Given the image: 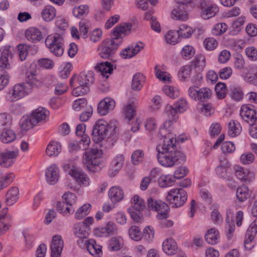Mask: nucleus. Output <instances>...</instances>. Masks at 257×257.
Masks as SVG:
<instances>
[{"mask_svg": "<svg viewBox=\"0 0 257 257\" xmlns=\"http://www.w3.org/2000/svg\"><path fill=\"white\" fill-rule=\"evenodd\" d=\"M191 72V67L189 65H185L180 68L178 76L181 80L185 81L190 77Z\"/></svg>", "mask_w": 257, "mask_h": 257, "instance_id": "nucleus-53", "label": "nucleus"}, {"mask_svg": "<svg viewBox=\"0 0 257 257\" xmlns=\"http://www.w3.org/2000/svg\"><path fill=\"white\" fill-rule=\"evenodd\" d=\"M19 152L16 151L6 150L1 153L0 165L4 168H9L14 163L19 156Z\"/></svg>", "mask_w": 257, "mask_h": 257, "instance_id": "nucleus-10", "label": "nucleus"}, {"mask_svg": "<svg viewBox=\"0 0 257 257\" xmlns=\"http://www.w3.org/2000/svg\"><path fill=\"white\" fill-rule=\"evenodd\" d=\"M162 249L166 254L172 255L177 253L178 246L175 240L172 238H169L163 241Z\"/></svg>", "mask_w": 257, "mask_h": 257, "instance_id": "nucleus-28", "label": "nucleus"}, {"mask_svg": "<svg viewBox=\"0 0 257 257\" xmlns=\"http://www.w3.org/2000/svg\"><path fill=\"white\" fill-rule=\"evenodd\" d=\"M236 196L240 202L245 201L249 196L247 187L243 185L238 187L236 190Z\"/></svg>", "mask_w": 257, "mask_h": 257, "instance_id": "nucleus-46", "label": "nucleus"}, {"mask_svg": "<svg viewBox=\"0 0 257 257\" xmlns=\"http://www.w3.org/2000/svg\"><path fill=\"white\" fill-rule=\"evenodd\" d=\"M69 174L80 185L87 186L89 185V178L84 172L78 169H72L69 171Z\"/></svg>", "mask_w": 257, "mask_h": 257, "instance_id": "nucleus-19", "label": "nucleus"}, {"mask_svg": "<svg viewBox=\"0 0 257 257\" xmlns=\"http://www.w3.org/2000/svg\"><path fill=\"white\" fill-rule=\"evenodd\" d=\"M189 96L194 100L201 102L207 101L212 95V91L208 87H203L198 89L196 86L190 87L188 90Z\"/></svg>", "mask_w": 257, "mask_h": 257, "instance_id": "nucleus-7", "label": "nucleus"}, {"mask_svg": "<svg viewBox=\"0 0 257 257\" xmlns=\"http://www.w3.org/2000/svg\"><path fill=\"white\" fill-rule=\"evenodd\" d=\"M172 121L168 120L164 122L158 133V137L163 142L157 147V159L159 163L166 167H171L176 164L183 162L186 156L178 149L176 140L173 134L170 133Z\"/></svg>", "mask_w": 257, "mask_h": 257, "instance_id": "nucleus-1", "label": "nucleus"}, {"mask_svg": "<svg viewBox=\"0 0 257 257\" xmlns=\"http://www.w3.org/2000/svg\"><path fill=\"white\" fill-rule=\"evenodd\" d=\"M203 45L206 50L211 51L217 47V42L213 38H208L204 40Z\"/></svg>", "mask_w": 257, "mask_h": 257, "instance_id": "nucleus-63", "label": "nucleus"}, {"mask_svg": "<svg viewBox=\"0 0 257 257\" xmlns=\"http://www.w3.org/2000/svg\"><path fill=\"white\" fill-rule=\"evenodd\" d=\"M78 84L86 85L88 88L94 81V73L92 71H84L80 73L77 78Z\"/></svg>", "mask_w": 257, "mask_h": 257, "instance_id": "nucleus-20", "label": "nucleus"}, {"mask_svg": "<svg viewBox=\"0 0 257 257\" xmlns=\"http://www.w3.org/2000/svg\"><path fill=\"white\" fill-rule=\"evenodd\" d=\"M14 176L12 173L6 174L4 175L0 180V190L8 186L13 181Z\"/></svg>", "mask_w": 257, "mask_h": 257, "instance_id": "nucleus-58", "label": "nucleus"}, {"mask_svg": "<svg viewBox=\"0 0 257 257\" xmlns=\"http://www.w3.org/2000/svg\"><path fill=\"white\" fill-rule=\"evenodd\" d=\"M215 171L219 177L229 180L231 175L229 162L226 160H221L220 164L216 168Z\"/></svg>", "mask_w": 257, "mask_h": 257, "instance_id": "nucleus-14", "label": "nucleus"}, {"mask_svg": "<svg viewBox=\"0 0 257 257\" xmlns=\"http://www.w3.org/2000/svg\"><path fill=\"white\" fill-rule=\"evenodd\" d=\"M144 76L140 73H136L133 77L132 82V89L139 91L143 87L144 81Z\"/></svg>", "mask_w": 257, "mask_h": 257, "instance_id": "nucleus-42", "label": "nucleus"}, {"mask_svg": "<svg viewBox=\"0 0 257 257\" xmlns=\"http://www.w3.org/2000/svg\"><path fill=\"white\" fill-rule=\"evenodd\" d=\"M240 115L245 121L250 124L253 123L257 120V110L252 105L242 106Z\"/></svg>", "mask_w": 257, "mask_h": 257, "instance_id": "nucleus-11", "label": "nucleus"}, {"mask_svg": "<svg viewBox=\"0 0 257 257\" xmlns=\"http://www.w3.org/2000/svg\"><path fill=\"white\" fill-rule=\"evenodd\" d=\"M124 157L122 155H117L112 160L111 167L109 170V175L111 177H114L119 171L123 166Z\"/></svg>", "mask_w": 257, "mask_h": 257, "instance_id": "nucleus-26", "label": "nucleus"}, {"mask_svg": "<svg viewBox=\"0 0 257 257\" xmlns=\"http://www.w3.org/2000/svg\"><path fill=\"white\" fill-rule=\"evenodd\" d=\"M201 16L204 20H208L214 17L219 11V8L214 4L202 3L201 5Z\"/></svg>", "mask_w": 257, "mask_h": 257, "instance_id": "nucleus-15", "label": "nucleus"}, {"mask_svg": "<svg viewBox=\"0 0 257 257\" xmlns=\"http://www.w3.org/2000/svg\"><path fill=\"white\" fill-rule=\"evenodd\" d=\"M255 156L251 153H246L243 154L240 158V162L244 165H247L252 163L254 160Z\"/></svg>", "mask_w": 257, "mask_h": 257, "instance_id": "nucleus-64", "label": "nucleus"}, {"mask_svg": "<svg viewBox=\"0 0 257 257\" xmlns=\"http://www.w3.org/2000/svg\"><path fill=\"white\" fill-rule=\"evenodd\" d=\"M102 153L97 148L88 149L85 152L83 156V163L88 170L96 172L101 170L103 167L101 160Z\"/></svg>", "mask_w": 257, "mask_h": 257, "instance_id": "nucleus-3", "label": "nucleus"}, {"mask_svg": "<svg viewBox=\"0 0 257 257\" xmlns=\"http://www.w3.org/2000/svg\"><path fill=\"white\" fill-rule=\"evenodd\" d=\"M244 70L243 77L245 81L250 84L257 86V70Z\"/></svg>", "mask_w": 257, "mask_h": 257, "instance_id": "nucleus-41", "label": "nucleus"}, {"mask_svg": "<svg viewBox=\"0 0 257 257\" xmlns=\"http://www.w3.org/2000/svg\"><path fill=\"white\" fill-rule=\"evenodd\" d=\"M89 12V8L87 5H82L73 9V14L76 17L82 16L83 15L87 14Z\"/></svg>", "mask_w": 257, "mask_h": 257, "instance_id": "nucleus-61", "label": "nucleus"}, {"mask_svg": "<svg viewBox=\"0 0 257 257\" xmlns=\"http://www.w3.org/2000/svg\"><path fill=\"white\" fill-rule=\"evenodd\" d=\"M19 191L17 187L11 188L6 194V203L8 205H12L16 202L19 198Z\"/></svg>", "mask_w": 257, "mask_h": 257, "instance_id": "nucleus-37", "label": "nucleus"}, {"mask_svg": "<svg viewBox=\"0 0 257 257\" xmlns=\"http://www.w3.org/2000/svg\"><path fill=\"white\" fill-rule=\"evenodd\" d=\"M188 8L187 5H178L172 11V17L175 20L186 21L188 19Z\"/></svg>", "mask_w": 257, "mask_h": 257, "instance_id": "nucleus-17", "label": "nucleus"}, {"mask_svg": "<svg viewBox=\"0 0 257 257\" xmlns=\"http://www.w3.org/2000/svg\"><path fill=\"white\" fill-rule=\"evenodd\" d=\"M236 176L243 182H250L254 178L253 172L246 169L238 167L235 172Z\"/></svg>", "mask_w": 257, "mask_h": 257, "instance_id": "nucleus-30", "label": "nucleus"}, {"mask_svg": "<svg viewBox=\"0 0 257 257\" xmlns=\"http://www.w3.org/2000/svg\"><path fill=\"white\" fill-rule=\"evenodd\" d=\"M62 146L57 141H51L48 145L46 149V153L49 157H56L61 152Z\"/></svg>", "mask_w": 257, "mask_h": 257, "instance_id": "nucleus-31", "label": "nucleus"}, {"mask_svg": "<svg viewBox=\"0 0 257 257\" xmlns=\"http://www.w3.org/2000/svg\"><path fill=\"white\" fill-rule=\"evenodd\" d=\"M47 182L51 185L55 184L59 178V170L58 167L52 165L48 167L45 171Z\"/></svg>", "mask_w": 257, "mask_h": 257, "instance_id": "nucleus-16", "label": "nucleus"}, {"mask_svg": "<svg viewBox=\"0 0 257 257\" xmlns=\"http://www.w3.org/2000/svg\"><path fill=\"white\" fill-rule=\"evenodd\" d=\"M63 198L64 201L70 207H72V205L75 203L77 200L76 195L70 192L65 193L63 196Z\"/></svg>", "mask_w": 257, "mask_h": 257, "instance_id": "nucleus-60", "label": "nucleus"}, {"mask_svg": "<svg viewBox=\"0 0 257 257\" xmlns=\"http://www.w3.org/2000/svg\"><path fill=\"white\" fill-rule=\"evenodd\" d=\"M215 90L218 98L223 99L226 96V87L224 83L218 82L215 87Z\"/></svg>", "mask_w": 257, "mask_h": 257, "instance_id": "nucleus-56", "label": "nucleus"}, {"mask_svg": "<svg viewBox=\"0 0 257 257\" xmlns=\"http://www.w3.org/2000/svg\"><path fill=\"white\" fill-rule=\"evenodd\" d=\"M148 207L150 209L158 211L160 209H169L168 205L165 202H158L152 198L148 199Z\"/></svg>", "mask_w": 257, "mask_h": 257, "instance_id": "nucleus-36", "label": "nucleus"}, {"mask_svg": "<svg viewBox=\"0 0 257 257\" xmlns=\"http://www.w3.org/2000/svg\"><path fill=\"white\" fill-rule=\"evenodd\" d=\"M90 204H85L80 207L75 212V217L77 220H80L87 215L90 209Z\"/></svg>", "mask_w": 257, "mask_h": 257, "instance_id": "nucleus-49", "label": "nucleus"}, {"mask_svg": "<svg viewBox=\"0 0 257 257\" xmlns=\"http://www.w3.org/2000/svg\"><path fill=\"white\" fill-rule=\"evenodd\" d=\"M20 126L24 131H28L36 125L31 116H23L19 122Z\"/></svg>", "mask_w": 257, "mask_h": 257, "instance_id": "nucleus-43", "label": "nucleus"}, {"mask_svg": "<svg viewBox=\"0 0 257 257\" xmlns=\"http://www.w3.org/2000/svg\"><path fill=\"white\" fill-rule=\"evenodd\" d=\"M228 134L231 137H235L240 134L241 127L238 121L231 120L228 124Z\"/></svg>", "mask_w": 257, "mask_h": 257, "instance_id": "nucleus-39", "label": "nucleus"}, {"mask_svg": "<svg viewBox=\"0 0 257 257\" xmlns=\"http://www.w3.org/2000/svg\"><path fill=\"white\" fill-rule=\"evenodd\" d=\"M48 115L49 111L45 108L39 107L34 110L30 116L33 122L37 125L39 122H44Z\"/></svg>", "mask_w": 257, "mask_h": 257, "instance_id": "nucleus-25", "label": "nucleus"}, {"mask_svg": "<svg viewBox=\"0 0 257 257\" xmlns=\"http://www.w3.org/2000/svg\"><path fill=\"white\" fill-rule=\"evenodd\" d=\"M76 77L73 75L70 80V85L72 87L75 88L72 91V94L75 96H81L87 94L90 90L89 88L87 86L78 84L77 81H75Z\"/></svg>", "mask_w": 257, "mask_h": 257, "instance_id": "nucleus-24", "label": "nucleus"}, {"mask_svg": "<svg viewBox=\"0 0 257 257\" xmlns=\"http://www.w3.org/2000/svg\"><path fill=\"white\" fill-rule=\"evenodd\" d=\"M229 90L230 96L234 100L238 101L242 98L243 92L239 86L231 85Z\"/></svg>", "mask_w": 257, "mask_h": 257, "instance_id": "nucleus-44", "label": "nucleus"}, {"mask_svg": "<svg viewBox=\"0 0 257 257\" xmlns=\"http://www.w3.org/2000/svg\"><path fill=\"white\" fill-rule=\"evenodd\" d=\"M192 65L198 68L199 71H202L205 66V58L202 54L196 56L195 59L192 62Z\"/></svg>", "mask_w": 257, "mask_h": 257, "instance_id": "nucleus-55", "label": "nucleus"}, {"mask_svg": "<svg viewBox=\"0 0 257 257\" xmlns=\"http://www.w3.org/2000/svg\"><path fill=\"white\" fill-rule=\"evenodd\" d=\"M123 244L122 238L112 237L109 241L108 248L111 251H116L120 249Z\"/></svg>", "mask_w": 257, "mask_h": 257, "instance_id": "nucleus-47", "label": "nucleus"}, {"mask_svg": "<svg viewBox=\"0 0 257 257\" xmlns=\"http://www.w3.org/2000/svg\"><path fill=\"white\" fill-rule=\"evenodd\" d=\"M108 125L107 122L103 119L96 121L92 133V139L95 143L101 142L106 137L108 131Z\"/></svg>", "mask_w": 257, "mask_h": 257, "instance_id": "nucleus-8", "label": "nucleus"}, {"mask_svg": "<svg viewBox=\"0 0 257 257\" xmlns=\"http://www.w3.org/2000/svg\"><path fill=\"white\" fill-rule=\"evenodd\" d=\"M26 85L30 88L39 87L42 86V82L38 77L35 70L27 71L26 77Z\"/></svg>", "mask_w": 257, "mask_h": 257, "instance_id": "nucleus-27", "label": "nucleus"}, {"mask_svg": "<svg viewBox=\"0 0 257 257\" xmlns=\"http://www.w3.org/2000/svg\"><path fill=\"white\" fill-rule=\"evenodd\" d=\"M63 245L64 242L62 237L59 235H54L50 245L51 257H60Z\"/></svg>", "mask_w": 257, "mask_h": 257, "instance_id": "nucleus-13", "label": "nucleus"}, {"mask_svg": "<svg viewBox=\"0 0 257 257\" xmlns=\"http://www.w3.org/2000/svg\"><path fill=\"white\" fill-rule=\"evenodd\" d=\"M77 243L82 247H86L88 252L94 255L99 253L101 249L99 245L96 244L95 241L93 240H78Z\"/></svg>", "mask_w": 257, "mask_h": 257, "instance_id": "nucleus-23", "label": "nucleus"}, {"mask_svg": "<svg viewBox=\"0 0 257 257\" xmlns=\"http://www.w3.org/2000/svg\"><path fill=\"white\" fill-rule=\"evenodd\" d=\"M25 36L28 41L33 43L39 42L43 39L42 32L35 27L28 29L25 31Z\"/></svg>", "mask_w": 257, "mask_h": 257, "instance_id": "nucleus-22", "label": "nucleus"}, {"mask_svg": "<svg viewBox=\"0 0 257 257\" xmlns=\"http://www.w3.org/2000/svg\"><path fill=\"white\" fill-rule=\"evenodd\" d=\"M165 39L167 43L175 45L178 43L179 37L177 31H170L166 35Z\"/></svg>", "mask_w": 257, "mask_h": 257, "instance_id": "nucleus-57", "label": "nucleus"}, {"mask_svg": "<svg viewBox=\"0 0 257 257\" xmlns=\"http://www.w3.org/2000/svg\"><path fill=\"white\" fill-rule=\"evenodd\" d=\"M31 90V88L28 87L26 83H22L15 85L10 94H12V100H16L27 95Z\"/></svg>", "mask_w": 257, "mask_h": 257, "instance_id": "nucleus-12", "label": "nucleus"}, {"mask_svg": "<svg viewBox=\"0 0 257 257\" xmlns=\"http://www.w3.org/2000/svg\"><path fill=\"white\" fill-rule=\"evenodd\" d=\"M187 108L186 100L180 99L175 102L173 105L167 104L164 110V114L169 119L175 120L177 118V114L183 112Z\"/></svg>", "mask_w": 257, "mask_h": 257, "instance_id": "nucleus-5", "label": "nucleus"}, {"mask_svg": "<svg viewBox=\"0 0 257 257\" xmlns=\"http://www.w3.org/2000/svg\"><path fill=\"white\" fill-rule=\"evenodd\" d=\"M132 25L126 23L116 27L113 31L111 38L104 40L99 49L101 58L108 59L116 52L118 46L121 43L123 37L131 33Z\"/></svg>", "mask_w": 257, "mask_h": 257, "instance_id": "nucleus-2", "label": "nucleus"}, {"mask_svg": "<svg viewBox=\"0 0 257 257\" xmlns=\"http://www.w3.org/2000/svg\"><path fill=\"white\" fill-rule=\"evenodd\" d=\"M177 32L179 37L188 38L192 35L193 31L190 27L186 25H181Z\"/></svg>", "mask_w": 257, "mask_h": 257, "instance_id": "nucleus-48", "label": "nucleus"}, {"mask_svg": "<svg viewBox=\"0 0 257 257\" xmlns=\"http://www.w3.org/2000/svg\"><path fill=\"white\" fill-rule=\"evenodd\" d=\"M175 181L174 178L170 175H161L158 179L159 186L162 188L169 187Z\"/></svg>", "mask_w": 257, "mask_h": 257, "instance_id": "nucleus-45", "label": "nucleus"}, {"mask_svg": "<svg viewBox=\"0 0 257 257\" xmlns=\"http://www.w3.org/2000/svg\"><path fill=\"white\" fill-rule=\"evenodd\" d=\"M115 101L109 97H106L101 100L98 104V112L101 115H106L109 111L115 107Z\"/></svg>", "mask_w": 257, "mask_h": 257, "instance_id": "nucleus-21", "label": "nucleus"}, {"mask_svg": "<svg viewBox=\"0 0 257 257\" xmlns=\"http://www.w3.org/2000/svg\"><path fill=\"white\" fill-rule=\"evenodd\" d=\"M195 54L194 48L190 45L185 46L181 51L182 58L185 60L190 59Z\"/></svg>", "mask_w": 257, "mask_h": 257, "instance_id": "nucleus-51", "label": "nucleus"}, {"mask_svg": "<svg viewBox=\"0 0 257 257\" xmlns=\"http://www.w3.org/2000/svg\"><path fill=\"white\" fill-rule=\"evenodd\" d=\"M108 196L112 202H117L123 199L124 193L120 187L114 186L110 189Z\"/></svg>", "mask_w": 257, "mask_h": 257, "instance_id": "nucleus-32", "label": "nucleus"}, {"mask_svg": "<svg viewBox=\"0 0 257 257\" xmlns=\"http://www.w3.org/2000/svg\"><path fill=\"white\" fill-rule=\"evenodd\" d=\"M219 233L215 228L209 229L205 235L206 241L210 244H214L218 242Z\"/></svg>", "mask_w": 257, "mask_h": 257, "instance_id": "nucleus-38", "label": "nucleus"}, {"mask_svg": "<svg viewBox=\"0 0 257 257\" xmlns=\"http://www.w3.org/2000/svg\"><path fill=\"white\" fill-rule=\"evenodd\" d=\"M227 29L225 23H218L215 25L212 30V33L216 36L220 35L225 33Z\"/></svg>", "mask_w": 257, "mask_h": 257, "instance_id": "nucleus-62", "label": "nucleus"}, {"mask_svg": "<svg viewBox=\"0 0 257 257\" xmlns=\"http://www.w3.org/2000/svg\"><path fill=\"white\" fill-rule=\"evenodd\" d=\"M90 227L85 223L78 222L74 224L73 232L76 237L79 238L80 240L86 239L89 234Z\"/></svg>", "mask_w": 257, "mask_h": 257, "instance_id": "nucleus-18", "label": "nucleus"}, {"mask_svg": "<svg viewBox=\"0 0 257 257\" xmlns=\"http://www.w3.org/2000/svg\"><path fill=\"white\" fill-rule=\"evenodd\" d=\"M12 217L5 214L0 216V235L4 234L11 226Z\"/></svg>", "mask_w": 257, "mask_h": 257, "instance_id": "nucleus-35", "label": "nucleus"}, {"mask_svg": "<svg viewBox=\"0 0 257 257\" xmlns=\"http://www.w3.org/2000/svg\"><path fill=\"white\" fill-rule=\"evenodd\" d=\"M14 48L7 45L0 49V67L2 69L11 68V64L13 58Z\"/></svg>", "mask_w": 257, "mask_h": 257, "instance_id": "nucleus-9", "label": "nucleus"}, {"mask_svg": "<svg viewBox=\"0 0 257 257\" xmlns=\"http://www.w3.org/2000/svg\"><path fill=\"white\" fill-rule=\"evenodd\" d=\"M57 208L58 211L64 215H67L71 213H72L74 211V208L68 206L64 201L58 202L57 203Z\"/></svg>", "mask_w": 257, "mask_h": 257, "instance_id": "nucleus-50", "label": "nucleus"}, {"mask_svg": "<svg viewBox=\"0 0 257 257\" xmlns=\"http://www.w3.org/2000/svg\"><path fill=\"white\" fill-rule=\"evenodd\" d=\"M130 237L136 241L140 240L142 238V233L139 228L136 226H132L128 230Z\"/></svg>", "mask_w": 257, "mask_h": 257, "instance_id": "nucleus-59", "label": "nucleus"}, {"mask_svg": "<svg viewBox=\"0 0 257 257\" xmlns=\"http://www.w3.org/2000/svg\"><path fill=\"white\" fill-rule=\"evenodd\" d=\"M187 199L186 192L182 188H175L171 190L166 197L167 201L173 207L178 208L183 205Z\"/></svg>", "mask_w": 257, "mask_h": 257, "instance_id": "nucleus-4", "label": "nucleus"}, {"mask_svg": "<svg viewBox=\"0 0 257 257\" xmlns=\"http://www.w3.org/2000/svg\"><path fill=\"white\" fill-rule=\"evenodd\" d=\"M16 134L11 129H4L0 135V140L5 144L14 142L16 139Z\"/></svg>", "mask_w": 257, "mask_h": 257, "instance_id": "nucleus-33", "label": "nucleus"}, {"mask_svg": "<svg viewBox=\"0 0 257 257\" xmlns=\"http://www.w3.org/2000/svg\"><path fill=\"white\" fill-rule=\"evenodd\" d=\"M55 9L50 5L45 6L41 12L42 19L45 22H50L56 17Z\"/></svg>", "mask_w": 257, "mask_h": 257, "instance_id": "nucleus-34", "label": "nucleus"}, {"mask_svg": "<svg viewBox=\"0 0 257 257\" xmlns=\"http://www.w3.org/2000/svg\"><path fill=\"white\" fill-rule=\"evenodd\" d=\"M162 90L167 95L172 98H175L179 95V90L171 86L165 85L163 87Z\"/></svg>", "mask_w": 257, "mask_h": 257, "instance_id": "nucleus-54", "label": "nucleus"}, {"mask_svg": "<svg viewBox=\"0 0 257 257\" xmlns=\"http://www.w3.org/2000/svg\"><path fill=\"white\" fill-rule=\"evenodd\" d=\"M100 236H107L114 234L117 232V228L115 224L112 222H108L105 226L99 229Z\"/></svg>", "mask_w": 257, "mask_h": 257, "instance_id": "nucleus-40", "label": "nucleus"}, {"mask_svg": "<svg viewBox=\"0 0 257 257\" xmlns=\"http://www.w3.org/2000/svg\"><path fill=\"white\" fill-rule=\"evenodd\" d=\"M132 201L134 204L133 208L136 210L140 212L144 210L145 207V203L144 200L138 195H135Z\"/></svg>", "mask_w": 257, "mask_h": 257, "instance_id": "nucleus-52", "label": "nucleus"}, {"mask_svg": "<svg viewBox=\"0 0 257 257\" xmlns=\"http://www.w3.org/2000/svg\"><path fill=\"white\" fill-rule=\"evenodd\" d=\"M94 68L96 71L99 72L103 77L106 79L108 78V74L112 73L113 70V65L108 61L97 64Z\"/></svg>", "mask_w": 257, "mask_h": 257, "instance_id": "nucleus-29", "label": "nucleus"}, {"mask_svg": "<svg viewBox=\"0 0 257 257\" xmlns=\"http://www.w3.org/2000/svg\"><path fill=\"white\" fill-rule=\"evenodd\" d=\"M63 38L58 34L54 35H50L45 40V44L55 56H61L63 52L64 49L62 47Z\"/></svg>", "mask_w": 257, "mask_h": 257, "instance_id": "nucleus-6", "label": "nucleus"}]
</instances>
